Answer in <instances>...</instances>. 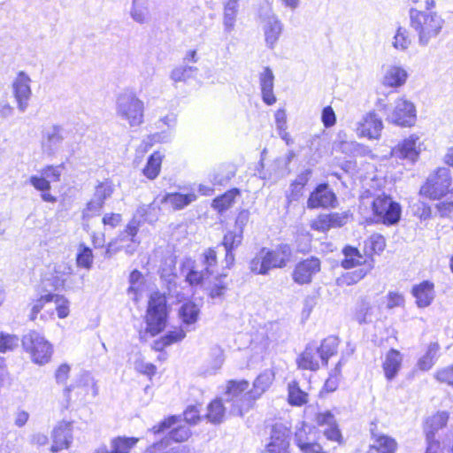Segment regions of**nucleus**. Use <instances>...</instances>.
<instances>
[{
    "mask_svg": "<svg viewBox=\"0 0 453 453\" xmlns=\"http://www.w3.org/2000/svg\"><path fill=\"white\" fill-rule=\"evenodd\" d=\"M142 274L137 270L133 271L129 277L130 287L128 288V294H134L132 298L134 301L138 300L139 281L142 280Z\"/></svg>",
    "mask_w": 453,
    "mask_h": 453,
    "instance_id": "obj_57",
    "label": "nucleus"
},
{
    "mask_svg": "<svg viewBox=\"0 0 453 453\" xmlns=\"http://www.w3.org/2000/svg\"><path fill=\"white\" fill-rule=\"evenodd\" d=\"M386 120L400 127H412L416 122V107L405 97L397 98Z\"/></svg>",
    "mask_w": 453,
    "mask_h": 453,
    "instance_id": "obj_10",
    "label": "nucleus"
},
{
    "mask_svg": "<svg viewBox=\"0 0 453 453\" xmlns=\"http://www.w3.org/2000/svg\"><path fill=\"white\" fill-rule=\"evenodd\" d=\"M114 191V185L111 180H105L99 182L95 188L93 197L104 203L105 200L111 197Z\"/></svg>",
    "mask_w": 453,
    "mask_h": 453,
    "instance_id": "obj_48",
    "label": "nucleus"
},
{
    "mask_svg": "<svg viewBox=\"0 0 453 453\" xmlns=\"http://www.w3.org/2000/svg\"><path fill=\"white\" fill-rule=\"evenodd\" d=\"M29 183L37 190L42 192L49 191L50 189V182L44 175H32L29 178Z\"/></svg>",
    "mask_w": 453,
    "mask_h": 453,
    "instance_id": "obj_58",
    "label": "nucleus"
},
{
    "mask_svg": "<svg viewBox=\"0 0 453 453\" xmlns=\"http://www.w3.org/2000/svg\"><path fill=\"white\" fill-rule=\"evenodd\" d=\"M420 146L419 137L411 134L394 147L391 154L396 158L415 162L418 158L421 150Z\"/></svg>",
    "mask_w": 453,
    "mask_h": 453,
    "instance_id": "obj_14",
    "label": "nucleus"
},
{
    "mask_svg": "<svg viewBox=\"0 0 453 453\" xmlns=\"http://www.w3.org/2000/svg\"><path fill=\"white\" fill-rule=\"evenodd\" d=\"M323 434L326 437L327 440L342 443V436L338 428L337 424L328 426V427H326L323 430Z\"/></svg>",
    "mask_w": 453,
    "mask_h": 453,
    "instance_id": "obj_63",
    "label": "nucleus"
},
{
    "mask_svg": "<svg viewBox=\"0 0 453 453\" xmlns=\"http://www.w3.org/2000/svg\"><path fill=\"white\" fill-rule=\"evenodd\" d=\"M368 243L374 253L384 250L386 246L385 238L380 234H373L370 237Z\"/></svg>",
    "mask_w": 453,
    "mask_h": 453,
    "instance_id": "obj_62",
    "label": "nucleus"
},
{
    "mask_svg": "<svg viewBox=\"0 0 453 453\" xmlns=\"http://www.w3.org/2000/svg\"><path fill=\"white\" fill-rule=\"evenodd\" d=\"M237 195H239L238 189L229 190L215 198L212 202V207L219 211H224L232 206Z\"/></svg>",
    "mask_w": 453,
    "mask_h": 453,
    "instance_id": "obj_47",
    "label": "nucleus"
},
{
    "mask_svg": "<svg viewBox=\"0 0 453 453\" xmlns=\"http://www.w3.org/2000/svg\"><path fill=\"white\" fill-rule=\"evenodd\" d=\"M75 388H81L86 394H88V390L90 389L93 397H96L98 395V386L95 379L88 372L81 373L73 386H67L64 389L65 396L69 398L71 391L74 390Z\"/></svg>",
    "mask_w": 453,
    "mask_h": 453,
    "instance_id": "obj_29",
    "label": "nucleus"
},
{
    "mask_svg": "<svg viewBox=\"0 0 453 453\" xmlns=\"http://www.w3.org/2000/svg\"><path fill=\"white\" fill-rule=\"evenodd\" d=\"M336 202V196L329 186L327 184H319L316 189L311 192L307 201V206L311 209L334 207Z\"/></svg>",
    "mask_w": 453,
    "mask_h": 453,
    "instance_id": "obj_18",
    "label": "nucleus"
},
{
    "mask_svg": "<svg viewBox=\"0 0 453 453\" xmlns=\"http://www.w3.org/2000/svg\"><path fill=\"white\" fill-rule=\"evenodd\" d=\"M217 266V254L213 249L206 250L201 257V265L187 258L183 262L182 272L186 273V280L191 286H197L208 280L213 274Z\"/></svg>",
    "mask_w": 453,
    "mask_h": 453,
    "instance_id": "obj_5",
    "label": "nucleus"
},
{
    "mask_svg": "<svg viewBox=\"0 0 453 453\" xmlns=\"http://www.w3.org/2000/svg\"><path fill=\"white\" fill-rule=\"evenodd\" d=\"M373 215L377 222L395 225L401 218V205L386 195L378 196L372 203Z\"/></svg>",
    "mask_w": 453,
    "mask_h": 453,
    "instance_id": "obj_8",
    "label": "nucleus"
},
{
    "mask_svg": "<svg viewBox=\"0 0 453 453\" xmlns=\"http://www.w3.org/2000/svg\"><path fill=\"white\" fill-rule=\"evenodd\" d=\"M258 18L262 26L265 46L273 50L282 35L284 25L271 8L265 12H261Z\"/></svg>",
    "mask_w": 453,
    "mask_h": 453,
    "instance_id": "obj_9",
    "label": "nucleus"
},
{
    "mask_svg": "<svg viewBox=\"0 0 453 453\" xmlns=\"http://www.w3.org/2000/svg\"><path fill=\"white\" fill-rule=\"evenodd\" d=\"M292 255L288 244H280L275 250L262 249L250 263V269L257 274L265 275L271 269L286 266Z\"/></svg>",
    "mask_w": 453,
    "mask_h": 453,
    "instance_id": "obj_4",
    "label": "nucleus"
},
{
    "mask_svg": "<svg viewBox=\"0 0 453 453\" xmlns=\"http://www.w3.org/2000/svg\"><path fill=\"white\" fill-rule=\"evenodd\" d=\"M239 0H224V19L223 25L225 31L230 33L234 28L236 15L238 12Z\"/></svg>",
    "mask_w": 453,
    "mask_h": 453,
    "instance_id": "obj_34",
    "label": "nucleus"
},
{
    "mask_svg": "<svg viewBox=\"0 0 453 453\" xmlns=\"http://www.w3.org/2000/svg\"><path fill=\"white\" fill-rule=\"evenodd\" d=\"M319 270L320 261L318 258L311 257L296 265L292 277L294 281L299 285L308 284Z\"/></svg>",
    "mask_w": 453,
    "mask_h": 453,
    "instance_id": "obj_17",
    "label": "nucleus"
},
{
    "mask_svg": "<svg viewBox=\"0 0 453 453\" xmlns=\"http://www.w3.org/2000/svg\"><path fill=\"white\" fill-rule=\"evenodd\" d=\"M197 196L195 193L182 194V193H167L163 196L159 203L161 204L169 205L173 210H182L196 200Z\"/></svg>",
    "mask_w": 453,
    "mask_h": 453,
    "instance_id": "obj_23",
    "label": "nucleus"
},
{
    "mask_svg": "<svg viewBox=\"0 0 453 453\" xmlns=\"http://www.w3.org/2000/svg\"><path fill=\"white\" fill-rule=\"evenodd\" d=\"M104 203L97 201L95 197H93L86 205V208L83 210V218L89 219L95 215L100 213L101 210L104 207Z\"/></svg>",
    "mask_w": 453,
    "mask_h": 453,
    "instance_id": "obj_56",
    "label": "nucleus"
},
{
    "mask_svg": "<svg viewBox=\"0 0 453 453\" xmlns=\"http://www.w3.org/2000/svg\"><path fill=\"white\" fill-rule=\"evenodd\" d=\"M211 360L209 361V366L204 371L207 374H213L219 370L224 363V352L223 349L219 346H214L210 351Z\"/></svg>",
    "mask_w": 453,
    "mask_h": 453,
    "instance_id": "obj_45",
    "label": "nucleus"
},
{
    "mask_svg": "<svg viewBox=\"0 0 453 453\" xmlns=\"http://www.w3.org/2000/svg\"><path fill=\"white\" fill-rule=\"evenodd\" d=\"M51 297L50 303H55L58 316L60 319L66 318L69 315V301L63 296L57 294H51Z\"/></svg>",
    "mask_w": 453,
    "mask_h": 453,
    "instance_id": "obj_52",
    "label": "nucleus"
},
{
    "mask_svg": "<svg viewBox=\"0 0 453 453\" xmlns=\"http://www.w3.org/2000/svg\"><path fill=\"white\" fill-rule=\"evenodd\" d=\"M344 259L342 261V265L345 269H350L355 266H365V264L370 259H372V256L364 257L360 254L359 250L353 247H346L343 250Z\"/></svg>",
    "mask_w": 453,
    "mask_h": 453,
    "instance_id": "obj_32",
    "label": "nucleus"
},
{
    "mask_svg": "<svg viewBox=\"0 0 453 453\" xmlns=\"http://www.w3.org/2000/svg\"><path fill=\"white\" fill-rule=\"evenodd\" d=\"M242 241V234L240 230L234 229L233 231L227 232L223 239L222 245L225 250H235Z\"/></svg>",
    "mask_w": 453,
    "mask_h": 453,
    "instance_id": "obj_50",
    "label": "nucleus"
},
{
    "mask_svg": "<svg viewBox=\"0 0 453 453\" xmlns=\"http://www.w3.org/2000/svg\"><path fill=\"white\" fill-rule=\"evenodd\" d=\"M22 346L32 361L40 365L47 364L53 353L52 345L36 331H30L23 336Z\"/></svg>",
    "mask_w": 453,
    "mask_h": 453,
    "instance_id": "obj_7",
    "label": "nucleus"
},
{
    "mask_svg": "<svg viewBox=\"0 0 453 453\" xmlns=\"http://www.w3.org/2000/svg\"><path fill=\"white\" fill-rule=\"evenodd\" d=\"M411 42L412 40L409 30L403 26H398L391 40L392 47L396 51L405 52L411 47Z\"/></svg>",
    "mask_w": 453,
    "mask_h": 453,
    "instance_id": "obj_33",
    "label": "nucleus"
},
{
    "mask_svg": "<svg viewBox=\"0 0 453 453\" xmlns=\"http://www.w3.org/2000/svg\"><path fill=\"white\" fill-rule=\"evenodd\" d=\"M197 70L198 69L196 66L180 65L172 70L170 78L174 82H185L188 79L194 78Z\"/></svg>",
    "mask_w": 453,
    "mask_h": 453,
    "instance_id": "obj_40",
    "label": "nucleus"
},
{
    "mask_svg": "<svg viewBox=\"0 0 453 453\" xmlns=\"http://www.w3.org/2000/svg\"><path fill=\"white\" fill-rule=\"evenodd\" d=\"M382 128L381 119L374 111H370L357 123L356 132L360 137L378 139L380 136Z\"/></svg>",
    "mask_w": 453,
    "mask_h": 453,
    "instance_id": "obj_15",
    "label": "nucleus"
},
{
    "mask_svg": "<svg viewBox=\"0 0 453 453\" xmlns=\"http://www.w3.org/2000/svg\"><path fill=\"white\" fill-rule=\"evenodd\" d=\"M63 130L59 127H53L46 132L43 146L52 152L63 142Z\"/></svg>",
    "mask_w": 453,
    "mask_h": 453,
    "instance_id": "obj_43",
    "label": "nucleus"
},
{
    "mask_svg": "<svg viewBox=\"0 0 453 453\" xmlns=\"http://www.w3.org/2000/svg\"><path fill=\"white\" fill-rule=\"evenodd\" d=\"M321 119L326 127H333L335 124L336 118L331 106H326L323 109Z\"/></svg>",
    "mask_w": 453,
    "mask_h": 453,
    "instance_id": "obj_64",
    "label": "nucleus"
},
{
    "mask_svg": "<svg viewBox=\"0 0 453 453\" xmlns=\"http://www.w3.org/2000/svg\"><path fill=\"white\" fill-rule=\"evenodd\" d=\"M372 305L369 302L362 300L357 306L354 318L359 323H369L372 321Z\"/></svg>",
    "mask_w": 453,
    "mask_h": 453,
    "instance_id": "obj_49",
    "label": "nucleus"
},
{
    "mask_svg": "<svg viewBox=\"0 0 453 453\" xmlns=\"http://www.w3.org/2000/svg\"><path fill=\"white\" fill-rule=\"evenodd\" d=\"M408 78L407 71L400 65H390L384 75L383 82L386 86L397 88L403 86Z\"/></svg>",
    "mask_w": 453,
    "mask_h": 453,
    "instance_id": "obj_31",
    "label": "nucleus"
},
{
    "mask_svg": "<svg viewBox=\"0 0 453 453\" xmlns=\"http://www.w3.org/2000/svg\"><path fill=\"white\" fill-rule=\"evenodd\" d=\"M273 81L274 75L269 67H265L259 75V83L262 93L263 101L272 105L276 102V97L273 94Z\"/></svg>",
    "mask_w": 453,
    "mask_h": 453,
    "instance_id": "obj_26",
    "label": "nucleus"
},
{
    "mask_svg": "<svg viewBox=\"0 0 453 453\" xmlns=\"http://www.w3.org/2000/svg\"><path fill=\"white\" fill-rule=\"evenodd\" d=\"M434 377L441 383L453 386V365L438 370Z\"/></svg>",
    "mask_w": 453,
    "mask_h": 453,
    "instance_id": "obj_60",
    "label": "nucleus"
},
{
    "mask_svg": "<svg viewBox=\"0 0 453 453\" xmlns=\"http://www.w3.org/2000/svg\"><path fill=\"white\" fill-rule=\"evenodd\" d=\"M30 83L31 79L29 76L21 71L17 74L12 84V93L17 102L18 109L21 112L26 111L29 104V100L32 96Z\"/></svg>",
    "mask_w": 453,
    "mask_h": 453,
    "instance_id": "obj_13",
    "label": "nucleus"
},
{
    "mask_svg": "<svg viewBox=\"0 0 453 453\" xmlns=\"http://www.w3.org/2000/svg\"><path fill=\"white\" fill-rule=\"evenodd\" d=\"M163 156L158 152H154L148 158L147 164L143 168V174L150 180H154L160 173Z\"/></svg>",
    "mask_w": 453,
    "mask_h": 453,
    "instance_id": "obj_41",
    "label": "nucleus"
},
{
    "mask_svg": "<svg viewBox=\"0 0 453 453\" xmlns=\"http://www.w3.org/2000/svg\"><path fill=\"white\" fill-rule=\"evenodd\" d=\"M275 379V372L273 369L263 371L254 380L253 388L249 392L247 380H230L227 383V395L231 394L236 397L234 402L229 401L231 404L230 411L234 414L243 415L249 411L256 400L260 398L272 386Z\"/></svg>",
    "mask_w": 453,
    "mask_h": 453,
    "instance_id": "obj_1",
    "label": "nucleus"
},
{
    "mask_svg": "<svg viewBox=\"0 0 453 453\" xmlns=\"http://www.w3.org/2000/svg\"><path fill=\"white\" fill-rule=\"evenodd\" d=\"M76 261L79 266L89 269L93 264L92 250L83 244L80 245Z\"/></svg>",
    "mask_w": 453,
    "mask_h": 453,
    "instance_id": "obj_51",
    "label": "nucleus"
},
{
    "mask_svg": "<svg viewBox=\"0 0 453 453\" xmlns=\"http://www.w3.org/2000/svg\"><path fill=\"white\" fill-rule=\"evenodd\" d=\"M199 312L200 309L198 306L194 303L188 302L181 305L179 315L182 323L186 326H189L197 321Z\"/></svg>",
    "mask_w": 453,
    "mask_h": 453,
    "instance_id": "obj_39",
    "label": "nucleus"
},
{
    "mask_svg": "<svg viewBox=\"0 0 453 453\" xmlns=\"http://www.w3.org/2000/svg\"><path fill=\"white\" fill-rule=\"evenodd\" d=\"M64 165H48L40 171L42 175L50 181H59L64 171Z\"/></svg>",
    "mask_w": 453,
    "mask_h": 453,
    "instance_id": "obj_53",
    "label": "nucleus"
},
{
    "mask_svg": "<svg viewBox=\"0 0 453 453\" xmlns=\"http://www.w3.org/2000/svg\"><path fill=\"white\" fill-rule=\"evenodd\" d=\"M226 275L220 274L215 278V282L210 288V296L211 298L221 297L226 290V284L223 281Z\"/></svg>",
    "mask_w": 453,
    "mask_h": 453,
    "instance_id": "obj_55",
    "label": "nucleus"
},
{
    "mask_svg": "<svg viewBox=\"0 0 453 453\" xmlns=\"http://www.w3.org/2000/svg\"><path fill=\"white\" fill-rule=\"evenodd\" d=\"M18 345V338L14 335L0 333V352L12 349Z\"/></svg>",
    "mask_w": 453,
    "mask_h": 453,
    "instance_id": "obj_59",
    "label": "nucleus"
},
{
    "mask_svg": "<svg viewBox=\"0 0 453 453\" xmlns=\"http://www.w3.org/2000/svg\"><path fill=\"white\" fill-rule=\"evenodd\" d=\"M153 0H132L129 16L139 25L149 24L151 21V4Z\"/></svg>",
    "mask_w": 453,
    "mask_h": 453,
    "instance_id": "obj_22",
    "label": "nucleus"
},
{
    "mask_svg": "<svg viewBox=\"0 0 453 453\" xmlns=\"http://www.w3.org/2000/svg\"><path fill=\"white\" fill-rule=\"evenodd\" d=\"M449 415L446 411L437 412L426 420V436L427 437V432L432 431L434 434V440L435 439V432L444 427L448 422Z\"/></svg>",
    "mask_w": 453,
    "mask_h": 453,
    "instance_id": "obj_44",
    "label": "nucleus"
},
{
    "mask_svg": "<svg viewBox=\"0 0 453 453\" xmlns=\"http://www.w3.org/2000/svg\"><path fill=\"white\" fill-rule=\"evenodd\" d=\"M144 453H195L188 445H173L169 439H163L150 446Z\"/></svg>",
    "mask_w": 453,
    "mask_h": 453,
    "instance_id": "obj_30",
    "label": "nucleus"
},
{
    "mask_svg": "<svg viewBox=\"0 0 453 453\" xmlns=\"http://www.w3.org/2000/svg\"><path fill=\"white\" fill-rule=\"evenodd\" d=\"M116 115L130 127H140L144 122V102L133 90H124L116 97Z\"/></svg>",
    "mask_w": 453,
    "mask_h": 453,
    "instance_id": "obj_3",
    "label": "nucleus"
},
{
    "mask_svg": "<svg viewBox=\"0 0 453 453\" xmlns=\"http://www.w3.org/2000/svg\"><path fill=\"white\" fill-rule=\"evenodd\" d=\"M397 448L396 441L387 435H379L376 437L367 453H395Z\"/></svg>",
    "mask_w": 453,
    "mask_h": 453,
    "instance_id": "obj_35",
    "label": "nucleus"
},
{
    "mask_svg": "<svg viewBox=\"0 0 453 453\" xmlns=\"http://www.w3.org/2000/svg\"><path fill=\"white\" fill-rule=\"evenodd\" d=\"M289 432L282 426H274L271 434V441L266 446L268 453H288L289 446Z\"/></svg>",
    "mask_w": 453,
    "mask_h": 453,
    "instance_id": "obj_20",
    "label": "nucleus"
},
{
    "mask_svg": "<svg viewBox=\"0 0 453 453\" xmlns=\"http://www.w3.org/2000/svg\"><path fill=\"white\" fill-rule=\"evenodd\" d=\"M138 441L136 437L117 436L111 440L110 450L111 453H130Z\"/></svg>",
    "mask_w": 453,
    "mask_h": 453,
    "instance_id": "obj_36",
    "label": "nucleus"
},
{
    "mask_svg": "<svg viewBox=\"0 0 453 453\" xmlns=\"http://www.w3.org/2000/svg\"><path fill=\"white\" fill-rule=\"evenodd\" d=\"M51 294H47L44 296H42L40 298L34 300L30 305H31V311H30V319L35 320L37 317V314L42 310L44 305L46 303H50Z\"/></svg>",
    "mask_w": 453,
    "mask_h": 453,
    "instance_id": "obj_54",
    "label": "nucleus"
},
{
    "mask_svg": "<svg viewBox=\"0 0 453 453\" xmlns=\"http://www.w3.org/2000/svg\"><path fill=\"white\" fill-rule=\"evenodd\" d=\"M410 25L417 33L418 44L427 46L441 33L445 20L437 12H423L411 8Z\"/></svg>",
    "mask_w": 453,
    "mask_h": 453,
    "instance_id": "obj_2",
    "label": "nucleus"
},
{
    "mask_svg": "<svg viewBox=\"0 0 453 453\" xmlns=\"http://www.w3.org/2000/svg\"><path fill=\"white\" fill-rule=\"evenodd\" d=\"M73 441V425L70 422H59L52 432L51 450L57 452L67 449Z\"/></svg>",
    "mask_w": 453,
    "mask_h": 453,
    "instance_id": "obj_19",
    "label": "nucleus"
},
{
    "mask_svg": "<svg viewBox=\"0 0 453 453\" xmlns=\"http://www.w3.org/2000/svg\"><path fill=\"white\" fill-rule=\"evenodd\" d=\"M348 214L346 212H334L319 215L311 224L314 230L326 232L331 228L341 227L347 223Z\"/></svg>",
    "mask_w": 453,
    "mask_h": 453,
    "instance_id": "obj_21",
    "label": "nucleus"
},
{
    "mask_svg": "<svg viewBox=\"0 0 453 453\" xmlns=\"http://www.w3.org/2000/svg\"><path fill=\"white\" fill-rule=\"evenodd\" d=\"M412 294L416 298V303L418 307H427L434 298V285L431 281L425 280L413 287Z\"/></svg>",
    "mask_w": 453,
    "mask_h": 453,
    "instance_id": "obj_27",
    "label": "nucleus"
},
{
    "mask_svg": "<svg viewBox=\"0 0 453 453\" xmlns=\"http://www.w3.org/2000/svg\"><path fill=\"white\" fill-rule=\"evenodd\" d=\"M185 336L186 333L183 329L174 328L167 332L159 341L155 342V349L157 350H162L165 347L181 341Z\"/></svg>",
    "mask_w": 453,
    "mask_h": 453,
    "instance_id": "obj_42",
    "label": "nucleus"
},
{
    "mask_svg": "<svg viewBox=\"0 0 453 453\" xmlns=\"http://www.w3.org/2000/svg\"><path fill=\"white\" fill-rule=\"evenodd\" d=\"M450 181L449 170L446 167L439 168L428 177L420 193L431 199H439L448 193Z\"/></svg>",
    "mask_w": 453,
    "mask_h": 453,
    "instance_id": "obj_11",
    "label": "nucleus"
},
{
    "mask_svg": "<svg viewBox=\"0 0 453 453\" xmlns=\"http://www.w3.org/2000/svg\"><path fill=\"white\" fill-rule=\"evenodd\" d=\"M403 362V355L400 351L391 349L385 356L382 364L385 377L388 380H394L401 369Z\"/></svg>",
    "mask_w": 453,
    "mask_h": 453,
    "instance_id": "obj_24",
    "label": "nucleus"
},
{
    "mask_svg": "<svg viewBox=\"0 0 453 453\" xmlns=\"http://www.w3.org/2000/svg\"><path fill=\"white\" fill-rule=\"evenodd\" d=\"M236 399L232 394L227 395V389L224 394L223 398H218L213 400L208 406V413L206 415L207 418L214 424L221 423L225 418V414L226 412L232 416H238L237 414H234L230 411L231 404L228 403L229 401H233Z\"/></svg>",
    "mask_w": 453,
    "mask_h": 453,
    "instance_id": "obj_16",
    "label": "nucleus"
},
{
    "mask_svg": "<svg viewBox=\"0 0 453 453\" xmlns=\"http://www.w3.org/2000/svg\"><path fill=\"white\" fill-rule=\"evenodd\" d=\"M321 359L318 347L309 344L297 358L298 367L304 370L316 371L319 368Z\"/></svg>",
    "mask_w": 453,
    "mask_h": 453,
    "instance_id": "obj_25",
    "label": "nucleus"
},
{
    "mask_svg": "<svg viewBox=\"0 0 453 453\" xmlns=\"http://www.w3.org/2000/svg\"><path fill=\"white\" fill-rule=\"evenodd\" d=\"M139 229V221L132 219L127 226L124 232L120 234L121 242H129L127 246L119 245L117 249H125L127 254H133L138 247L140 242L136 240V234Z\"/></svg>",
    "mask_w": 453,
    "mask_h": 453,
    "instance_id": "obj_28",
    "label": "nucleus"
},
{
    "mask_svg": "<svg viewBox=\"0 0 453 453\" xmlns=\"http://www.w3.org/2000/svg\"><path fill=\"white\" fill-rule=\"evenodd\" d=\"M339 339L335 336H328L318 347L319 357L323 365H327L328 358L337 353Z\"/></svg>",
    "mask_w": 453,
    "mask_h": 453,
    "instance_id": "obj_37",
    "label": "nucleus"
},
{
    "mask_svg": "<svg viewBox=\"0 0 453 453\" xmlns=\"http://www.w3.org/2000/svg\"><path fill=\"white\" fill-rule=\"evenodd\" d=\"M316 422L319 426H325V428L337 424L334 416L330 411L318 413Z\"/></svg>",
    "mask_w": 453,
    "mask_h": 453,
    "instance_id": "obj_61",
    "label": "nucleus"
},
{
    "mask_svg": "<svg viewBox=\"0 0 453 453\" xmlns=\"http://www.w3.org/2000/svg\"><path fill=\"white\" fill-rule=\"evenodd\" d=\"M180 422V418L179 416H170L159 424L152 426L150 431L154 434H157L171 429L168 438L169 441L173 440L176 442L184 441L190 436V430L186 425L179 424Z\"/></svg>",
    "mask_w": 453,
    "mask_h": 453,
    "instance_id": "obj_12",
    "label": "nucleus"
},
{
    "mask_svg": "<svg viewBox=\"0 0 453 453\" xmlns=\"http://www.w3.org/2000/svg\"><path fill=\"white\" fill-rule=\"evenodd\" d=\"M308 402V395L301 390L297 382L288 384V403L291 405L301 406Z\"/></svg>",
    "mask_w": 453,
    "mask_h": 453,
    "instance_id": "obj_46",
    "label": "nucleus"
},
{
    "mask_svg": "<svg viewBox=\"0 0 453 453\" xmlns=\"http://www.w3.org/2000/svg\"><path fill=\"white\" fill-rule=\"evenodd\" d=\"M166 299L163 294L154 292L150 295L145 316L146 332L151 336L159 334L166 325Z\"/></svg>",
    "mask_w": 453,
    "mask_h": 453,
    "instance_id": "obj_6",
    "label": "nucleus"
},
{
    "mask_svg": "<svg viewBox=\"0 0 453 453\" xmlns=\"http://www.w3.org/2000/svg\"><path fill=\"white\" fill-rule=\"evenodd\" d=\"M373 266L374 261L373 259H370V261L365 264V266L344 274L342 280L348 286L356 284L364 279L372 270Z\"/></svg>",
    "mask_w": 453,
    "mask_h": 453,
    "instance_id": "obj_38",
    "label": "nucleus"
}]
</instances>
